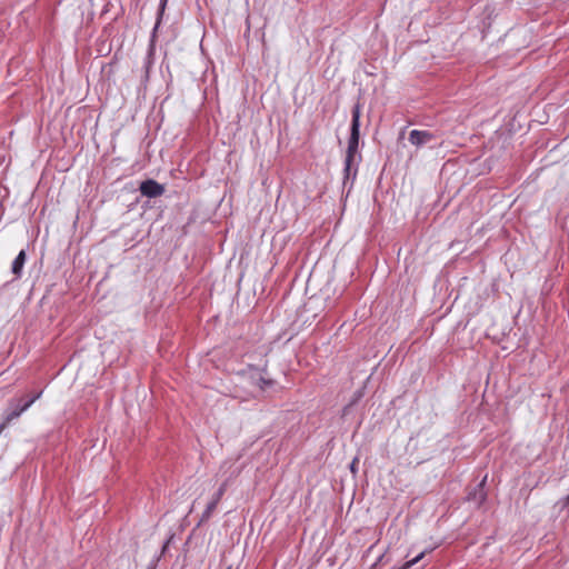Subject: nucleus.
Returning <instances> with one entry per match:
<instances>
[{"instance_id": "obj_2", "label": "nucleus", "mask_w": 569, "mask_h": 569, "mask_svg": "<svg viewBox=\"0 0 569 569\" xmlns=\"http://www.w3.org/2000/svg\"><path fill=\"white\" fill-rule=\"evenodd\" d=\"M28 408L23 405V398L14 397L8 401L3 413V420L0 423V435L13 420L18 419Z\"/></svg>"}, {"instance_id": "obj_8", "label": "nucleus", "mask_w": 569, "mask_h": 569, "mask_svg": "<svg viewBox=\"0 0 569 569\" xmlns=\"http://www.w3.org/2000/svg\"><path fill=\"white\" fill-rule=\"evenodd\" d=\"M426 552L422 551L420 552L418 556H416L413 559L405 562L399 569H409L411 568L413 565H416L417 562H419L423 557H425Z\"/></svg>"}, {"instance_id": "obj_10", "label": "nucleus", "mask_w": 569, "mask_h": 569, "mask_svg": "<svg viewBox=\"0 0 569 569\" xmlns=\"http://www.w3.org/2000/svg\"><path fill=\"white\" fill-rule=\"evenodd\" d=\"M227 481H224L218 489V491L214 493L213 496V499H217L218 501L221 500L222 496L224 495L226 490H227Z\"/></svg>"}, {"instance_id": "obj_5", "label": "nucleus", "mask_w": 569, "mask_h": 569, "mask_svg": "<svg viewBox=\"0 0 569 569\" xmlns=\"http://www.w3.org/2000/svg\"><path fill=\"white\" fill-rule=\"evenodd\" d=\"M487 477L482 479L481 482L477 485V487L469 492L468 500L477 505L478 507L482 505V502L486 500V492H485V482Z\"/></svg>"}, {"instance_id": "obj_14", "label": "nucleus", "mask_w": 569, "mask_h": 569, "mask_svg": "<svg viewBox=\"0 0 569 569\" xmlns=\"http://www.w3.org/2000/svg\"><path fill=\"white\" fill-rule=\"evenodd\" d=\"M350 469L352 472H356V460L352 461Z\"/></svg>"}, {"instance_id": "obj_1", "label": "nucleus", "mask_w": 569, "mask_h": 569, "mask_svg": "<svg viewBox=\"0 0 569 569\" xmlns=\"http://www.w3.org/2000/svg\"><path fill=\"white\" fill-rule=\"evenodd\" d=\"M359 138H360V106L357 103L352 109L350 137L348 140V148H347V152H346L345 169H343L345 180H348L350 177L355 178L357 174V168L353 167V163L356 160V156L358 153Z\"/></svg>"}, {"instance_id": "obj_3", "label": "nucleus", "mask_w": 569, "mask_h": 569, "mask_svg": "<svg viewBox=\"0 0 569 569\" xmlns=\"http://www.w3.org/2000/svg\"><path fill=\"white\" fill-rule=\"evenodd\" d=\"M409 141L417 148L435 147L438 144V137L435 132L428 130H412L409 133Z\"/></svg>"}, {"instance_id": "obj_6", "label": "nucleus", "mask_w": 569, "mask_h": 569, "mask_svg": "<svg viewBox=\"0 0 569 569\" xmlns=\"http://www.w3.org/2000/svg\"><path fill=\"white\" fill-rule=\"evenodd\" d=\"M26 258H27L26 251L21 250L12 262V273L17 278H19L21 276V272H22V269H23V266L26 262Z\"/></svg>"}, {"instance_id": "obj_13", "label": "nucleus", "mask_w": 569, "mask_h": 569, "mask_svg": "<svg viewBox=\"0 0 569 569\" xmlns=\"http://www.w3.org/2000/svg\"><path fill=\"white\" fill-rule=\"evenodd\" d=\"M563 508H568V516H569V495L560 502Z\"/></svg>"}, {"instance_id": "obj_4", "label": "nucleus", "mask_w": 569, "mask_h": 569, "mask_svg": "<svg viewBox=\"0 0 569 569\" xmlns=\"http://www.w3.org/2000/svg\"><path fill=\"white\" fill-rule=\"evenodd\" d=\"M139 190L142 196L148 198H157L164 193L163 184H160L153 179H147L140 183Z\"/></svg>"}, {"instance_id": "obj_12", "label": "nucleus", "mask_w": 569, "mask_h": 569, "mask_svg": "<svg viewBox=\"0 0 569 569\" xmlns=\"http://www.w3.org/2000/svg\"><path fill=\"white\" fill-rule=\"evenodd\" d=\"M259 382L261 389H264L266 386H269L271 383L269 380H266L262 377L259 378Z\"/></svg>"}, {"instance_id": "obj_15", "label": "nucleus", "mask_w": 569, "mask_h": 569, "mask_svg": "<svg viewBox=\"0 0 569 569\" xmlns=\"http://www.w3.org/2000/svg\"><path fill=\"white\" fill-rule=\"evenodd\" d=\"M227 569H231L230 567H228Z\"/></svg>"}, {"instance_id": "obj_11", "label": "nucleus", "mask_w": 569, "mask_h": 569, "mask_svg": "<svg viewBox=\"0 0 569 569\" xmlns=\"http://www.w3.org/2000/svg\"><path fill=\"white\" fill-rule=\"evenodd\" d=\"M166 4H167V0H161L160 2V7H159V17L162 16L163 11H164V8H166ZM158 21H160V18H158ZM159 24V22H157L156 27Z\"/></svg>"}, {"instance_id": "obj_9", "label": "nucleus", "mask_w": 569, "mask_h": 569, "mask_svg": "<svg viewBox=\"0 0 569 569\" xmlns=\"http://www.w3.org/2000/svg\"><path fill=\"white\" fill-rule=\"evenodd\" d=\"M41 395H42V391H39V392H36V397H29V395L22 397L23 405L29 409L34 403V401L41 397Z\"/></svg>"}, {"instance_id": "obj_7", "label": "nucleus", "mask_w": 569, "mask_h": 569, "mask_svg": "<svg viewBox=\"0 0 569 569\" xmlns=\"http://www.w3.org/2000/svg\"><path fill=\"white\" fill-rule=\"evenodd\" d=\"M218 503H219V501L217 499L212 498V500L207 505V508L202 512L200 522H206L210 519V517L212 516L213 511L216 510Z\"/></svg>"}]
</instances>
